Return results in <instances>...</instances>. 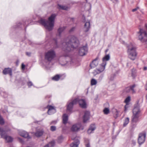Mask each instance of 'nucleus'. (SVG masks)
Wrapping results in <instances>:
<instances>
[{"instance_id":"obj_1","label":"nucleus","mask_w":147,"mask_h":147,"mask_svg":"<svg viewBox=\"0 0 147 147\" xmlns=\"http://www.w3.org/2000/svg\"><path fill=\"white\" fill-rule=\"evenodd\" d=\"M79 44V42L77 38L74 36H71L70 39L62 43V50L66 53H68L76 49Z\"/></svg>"},{"instance_id":"obj_2","label":"nucleus","mask_w":147,"mask_h":147,"mask_svg":"<svg viewBox=\"0 0 147 147\" xmlns=\"http://www.w3.org/2000/svg\"><path fill=\"white\" fill-rule=\"evenodd\" d=\"M57 15L56 13H53L49 17L48 20L46 21L41 18L38 21V22L43 26L48 31L52 30L54 26L55 20Z\"/></svg>"},{"instance_id":"obj_3","label":"nucleus","mask_w":147,"mask_h":147,"mask_svg":"<svg viewBox=\"0 0 147 147\" xmlns=\"http://www.w3.org/2000/svg\"><path fill=\"white\" fill-rule=\"evenodd\" d=\"M138 33L139 34V39L147 47V33L146 31L140 28Z\"/></svg>"},{"instance_id":"obj_4","label":"nucleus","mask_w":147,"mask_h":147,"mask_svg":"<svg viewBox=\"0 0 147 147\" xmlns=\"http://www.w3.org/2000/svg\"><path fill=\"white\" fill-rule=\"evenodd\" d=\"M127 47L129 58L132 61L134 60L137 55L136 48L131 44L127 46Z\"/></svg>"},{"instance_id":"obj_5","label":"nucleus","mask_w":147,"mask_h":147,"mask_svg":"<svg viewBox=\"0 0 147 147\" xmlns=\"http://www.w3.org/2000/svg\"><path fill=\"white\" fill-rule=\"evenodd\" d=\"M110 59V56L109 54L106 55L102 59L103 63L101 64V67L99 69H96L95 70L96 74H99L104 70L106 64V61H108Z\"/></svg>"},{"instance_id":"obj_6","label":"nucleus","mask_w":147,"mask_h":147,"mask_svg":"<svg viewBox=\"0 0 147 147\" xmlns=\"http://www.w3.org/2000/svg\"><path fill=\"white\" fill-rule=\"evenodd\" d=\"M55 56V53L52 50L48 51L45 54V60L50 62Z\"/></svg>"},{"instance_id":"obj_7","label":"nucleus","mask_w":147,"mask_h":147,"mask_svg":"<svg viewBox=\"0 0 147 147\" xmlns=\"http://www.w3.org/2000/svg\"><path fill=\"white\" fill-rule=\"evenodd\" d=\"M146 136V133L144 131H143L139 134L138 142L140 146L141 145L143 144L145 142Z\"/></svg>"},{"instance_id":"obj_8","label":"nucleus","mask_w":147,"mask_h":147,"mask_svg":"<svg viewBox=\"0 0 147 147\" xmlns=\"http://www.w3.org/2000/svg\"><path fill=\"white\" fill-rule=\"evenodd\" d=\"M78 99H75L71 102L68 103L67 105V112L68 113V112L70 113L72 112L73 107L74 105L76 104L77 102Z\"/></svg>"},{"instance_id":"obj_9","label":"nucleus","mask_w":147,"mask_h":147,"mask_svg":"<svg viewBox=\"0 0 147 147\" xmlns=\"http://www.w3.org/2000/svg\"><path fill=\"white\" fill-rule=\"evenodd\" d=\"M29 21L28 20V21H23L22 22V23L19 22L18 23H17L16 24V25L15 26L14 28H22L23 27H24L26 25V26H25V31H26V27L28 26L29 24Z\"/></svg>"},{"instance_id":"obj_10","label":"nucleus","mask_w":147,"mask_h":147,"mask_svg":"<svg viewBox=\"0 0 147 147\" xmlns=\"http://www.w3.org/2000/svg\"><path fill=\"white\" fill-rule=\"evenodd\" d=\"M6 134L5 131L2 128L0 127V135L1 137L5 136V140H7L8 142H11L13 140L12 138L10 136H5Z\"/></svg>"},{"instance_id":"obj_11","label":"nucleus","mask_w":147,"mask_h":147,"mask_svg":"<svg viewBox=\"0 0 147 147\" xmlns=\"http://www.w3.org/2000/svg\"><path fill=\"white\" fill-rule=\"evenodd\" d=\"M88 51V48L86 46L80 47L79 54L81 56H83L86 55Z\"/></svg>"},{"instance_id":"obj_12","label":"nucleus","mask_w":147,"mask_h":147,"mask_svg":"<svg viewBox=\"0 0 147 147\" xmlns=\"http://www.w3.org/2000/svg\"><path fill=\"white\" fill-rule=\"evenodd\" d=\"M139 101H136V103L135 104L134 106V108L133 110V113H137L140 114L141 112L140 110V104L139 103Z\"/></svg>"},{"instance_id":"obj_13","label":"nucleus","mask_w":147,"mask_h":147,"mask_svg":"<svg viewBox=\"0 0 147 147\" xmlns=\"http://www.w3.org/2000/svg\"><path fill=\"white\" fill-rule=\"evenodd\" d=\"M139 114L137 113H133V115L131 117V121L136 123L139 122L140 121Z\"/></svg>"},{"instance_id":"obj_14","label":"nucleus","mask_w":147,"mask_h":147,"mask_svg":"<svg viewBox=\"0 0 147 147\" xmlns=\"http://www.w3.org/2000/svg\"><path fill=\"white\" fill-rule=\"evenodd\" d=\"M78 99L77 102H78L80 106L82 108H86V104L84 100L79 99L78 98H76Z\"/></svg>"},{"instance_id":"obj_15","label":"nucleus","mask_w":147,"mask_h":147,"mask_svg":"<svg viewBox=\"0 0 147 147\" xmlns=\"http://www.w3.org/2000/svg\"><path fill=\"white\" fill-rule=\"evenodd\" d=\"M3 73L5 75L9 74L10 76H12V70L10 68H5L3 71Z\"/></svg>"},{"instance_id":"obj_16","label":"nucleus","mask_w":147,"mask_h":147,"mask_svg":"<svg viewBox=\"0 0 147 147\" xmlns=\"http://www.w3.org/2000/svg\"><path fill=\"white\" fill-rule=\"evenodd\" d=\"M90 112L88 111H86L84 113L83 117V121L84 123H86L89 118Z\"/></svg>"},{"instance_id":"obj_17","label":"nucleus","mask_w":147,"mask_h":147,"mask_svg":"<svg viewBox=\"0 0 147 147\" xmlns=\"http://www.w3.org/2000/svg\"><path fill=\"white\" fill-rule=\"evenodd\" d=\"M19 134L21 136L27 138L28 139L31 138V137L29 136L28 134L25 131H22L20 132Z\"/></svg>"},{"instance_id":"obj_18","label":"nucleus","mask_w":147,"mask_h":147,"mask_svg":"<svg viewBox=\"0 0 147 147\" xmlns=\"http://www.w3.org/2000/svg\"><path fill=\"white\" fill-rule=\"evenodd\" d=\"M98 59V57H96L94 59L90 64V66L91 68L94 67H96L98 65V63L97 60Z\"/></svg>"},{"instance_id":"obj_19","label":"nucleus","mask_w":147,"mask_h":147,"mask_svg":"<svg viewBox=\"0 0 147 147\" xmlns=\"http://www.w3.org/2000/svg\"><path fill=\"white\" fill-rule=\"evenodd\" d=\"M90 28V21L86 22L84 26V31L85 32H88Z\"/></svg>"},{"instance_id":"obj_20","label":"nucleus","mask_w":147,"mask_h":147,"mask_svg":"<svg viewBox=\"0 0 147 147\" xmlns=\"http://www.w3.org/2000/svg\"><path fill=\"white\" fill-rule=\"evenodd\" d=\"M65 28L66 27L64 26L59 27L57 30V36L60 37L61 36V33L63 32Z\"/></svg>"},{"instance_id":"obj_21","label":"nucleus","mask_w":147,"mask_h":147,"mask_svg":"<svg viewBox=\"0 0 147 147\" xmlns=\"http://www.w3.org/2000/svg\"><path fill=\"white\" fill-rule=\"evenodd\" d=\"M80 129V127L78 124H75L73 125L71 128V130L73 132L77 131Z\"/></svg>"},{"instance_id":"obj_22","label":"nucleus","mask_w":147,"mask_h":147,"mask_svg":"<svg viewBox=\"0 0 147 147\" xmlns=\"http://www.w3.org/2000/svg\"><path fill=\"white\" fill-rule=\"evenodd\" d=\"M96 129L95 125L94 124H91L87 131V132L88 134H90L92 133Z\"/></svg>"},{"instance_id":"obj_23","label":"nucleus","mask_w":147,"mask_h":147,"mask_svg":"<svg viewBox=\"0 0 147 147\" xmlns=\"http://www.w3.org/2000/svg\"><path fill=\"white\" fill-rule=\"evenodd\" d=\"M68 120V116L66 113L64 114L63 116V123L64 124H66Z\"/></svg>"},{"instance_id":"obj_24","label":"nucleus","mask_w":147,"mask_h":147,"mask_svg":"<svg viewBox=\"0 0 147 147\" xmlns=\"http://www.w3.org/2000/svg\"><path fill=\"white\" fill-rule=\"evenodd\" d=\"M47 107L48 109V112L50 113L51 111H53V113H56V110L54 108V107L51 105H48Z\"/></svg>"},{"instance_id":"obj_25","label":"nucleus","mask_w":147,"mask_h":147,"mask_svg":"<svg viewBox=\"0 0 147 147\" xmlns=\"http://www.w3.org/2000/svg\"><path fill=\"white\" fill-rule=\"evenodd\" d=\"M43 133L42 131H37L35 134V135L37 137H39L42 136Z\"/></svg>"},{"instance_id":"obj_26","label":"nucleus","mask_w":147,"mask_h":147,"mask_svg":"<svg viewBox=\"0 0 147 147\" xmlns=\"http://www.w3.org/2000/svg\"><path fill=\"white\" fill-rule=\"evenodd\" d=\"M137 123L135 122H132L131 121V127L132 130H134L137 126Z\"/></svg>"},{"instance_id":"obj_27","label":"nucleus","mask_w":147,"mask_h":147,"mask_svg":"<svg viewBox=\"0 0 147 147\" xmlns=\"http://www.w3.org/2000/svg\"><path fill=\"white\" fill-rule=\"evenodd\" d=\"M84 143L86 147H90V141L88 139L86 138H84Z\"/></svg>"},{"instance_id":"obj_28","label":"nucleus","mask_w":147,"mask_h":147,"mask_svg":"<svg viewBox=\"0 0 147 147\" xmlns=\"http://www.w3.org/2000/svg\"><path fill=\"white\" fill-rule=\"evenodd\" d=\"M58 6L59 7V9H62L63 10H67L68 9V7L66 6L61 5L60 4H58Z\"/></svg>"},{"instance_id":"obj_29","label":"nucleus","mask_w":147,"mask_h":147,"mask_svg":"<svg viewBox=\"0 0 147 147\" xmlns=\"http://www.w3.org/2000/svg\"><path fill=\"white\" fill-rule=\"evenodd\" d=\"M55 144V142L54 141H52L50 142L49 144H47L44 146V147H53Z\"/></svg>"},{"instance_id":"obj_30","label":"nucleus","mask_w":147,"mask_h":147,"mask_svg":"<svg viewBox=\"0 0 147 147\" xmlns=\"http://www.w3.org/2000/svg\"><path fill=\"white\" fill-rule=\"evenodd\" d=\"M129 118L128 117L125 118L123 124V127H126L129 122Z\"/></svg>"},{"instance_id":"obj_31","label":"nucleus","mask_w":147,"mask_h":147,"mask_svg":"<svg viewBox=\"0 0 147 147\" xmlns=\"http://www.w3.org/2000/svg\"><path fill=\"white\" fill-rule=\"evenodd\" d=\"M60 77V76L59 75L57 74L53 77L52 79L55 81H58L59 80Z\"/></svg>"},{"instance_id":"obj_32","label":"nucleus","mask_w":147,"mask_h":147,"mask_svg":"<svg viewBox=\"0 0 147 147\" xmlns=\"http://www.w3.org/2000/svg\"><path fill=\"white\" fill-rule=\"evenodd\" d=\"M63 138L62 136L61 135L58 138L57 142L59 143H61L63 140Z\"/></svg>"},{"instance_id":"obj_33","label":"nucleus","mask_w":147,"mask_h":147,"mask_svg":"<svg viewBox=\"0 0 147 147\" xmlns=\"http://www.w3.org/2000/svg\"><path fill=\"white\" fill-rule=\"evenodd\" d=\"M136 85L135 84H134L132 86H129V89L131 91H132V93H135L136 92L134 89V88L135 87Z\"/></svg>"},{"instance_id":"obj_34","label":"nucleus","mask_w":147,"mask_h":147,"mask_svg":"<svg viewBox=\"0 0 147 147\" xmlns=\"http://www.w3.org/2000/svg\"><path fill=\"white\" fill-rule=\"evenodd\" d=\"M115 76L116 74H112L109 77V79L110 80L113 81L114 80Z\"/></svg>"},{"instance_id":"obj_35","label":"nucleus","mask_w":147,"mask_h":147,"mask_svg":"<svg viewBox=\"0 0 147 147\" xmlns=\"http://www.w3.org/2000/svg\"><path fill=\"white\" fill-rule=\"evenodd\" d=\"M103 111L104 114L106 115L108 114L109 112V109L107 108H105Z\"/></svg>"},{"instance_id":"obj_36","label":"nucleus","mask_w":147,"mask_h":147,"mask_svg":"<svg viewBox=\"0 0 147 147\" xmlns=\"http://www.w3.org/2000/svg\"><path fill=\"white\" fill-rule=\"evenodd\" d=\"M97 83L96 80L94 79H92L91 81V84L92 85H94L96 84Z\"/></svg>"},{"instance_id":"obj_37","label":"nucleus","mask_w":147,"mask_h":147,"mask_svg":"<svg viewBox=\"0 0 147 147\" xmlns=\"http://www.w3.org/2000/svg\"><path fill=\"white\" fill-rule=\"evenodd\" d=\"M80 142L79 140L78 139L76 138L75 139L74 142L73 143L78 145L80 144Z\"/></svg>"},{"instance_id":"obj_38","label":"nucleus","mask_w":147,"mask_h":147,"mask_svg":"<svg viewBox=\"0 0 147 147\" xmlns=\"http://www.w3.org/2000/svg\"><path fill=\"white\" fill-rule=\"evenodd\" d=\"M4 123L5 122L3 119L0 115V124L3 125L4 124Z\"/></svg>"},{"instance_id":"obj_39","label":"nucleus","mask_w":147,"mask_h":147,"mask_svg":"<svg viewBox=\"0 0 147 147\" xmlns=\"http://www.w3.org/2000/svg\"><path fill=\"white\" fill-rule=\"evenodd\" d=\"M130 100V97L129 96H128L125 99V102L126 104H128Z\"/></svg>"},{"instance_id":"obj_40","label":"nucleus","mask_w":147,"mask_h":147,"mask_svg":"<svg viewBox=\"0 0 147 147\" xmlns=\"http://www.w3.org/2000/svg\"><path fill=\"white\" fill-rule=\"evenodd\" d=\"M76 28L75 27H72L69 30V32L70 33H72V32H74L75 31V30L76 29Z\"/></svg>"},{"instance_id":"obj_41","label":"nucleus","mask_w":147,"mask_h":147,"mask_svg":"<svg viewBox=\"0 0 147 147\" xmlns=\"http://www.w3.org/2000/svg\"><path fill=\"white\" fill-rule=\"evenodd\" d=\"M50 130L52 131H54L56 130V127L54 126H52L51 127Z\"/></svg>"},{"instance_id":"obj_42","label":"nucleus","mask_w":147,"mask_h":147,"mask_svg":"<svg viewBox=\"0 0 147 147\" xmlns=\"http://www.w3.org/2000/svg\"><path fill=\"white\" fill-rule=\"evenodd\" d=\"M27 84L29 88L31 86L33 85V84L31 81H29L27 82Z\"/></svg>"},{"instance_id":"obj_43","label":"nucleus","mask_w":147,"mask_h":147,"mask_svg":"<svg viewBox=\"0 0 147 147\" xmlns=\"http://www.w3.org/2000/svg\"><path fill=\"white\" fill-rule=\"evenodd\" d=\"M129 107V104H126V105H125L124 107V111H126L127 110V109Z\"/></svg>"},{"instance_id":"obj_44","label":"nucleus","mask_w":147,"mask_h":147,"mask_svg":"<svg viewBox=\"0 0 147 147\" xmlns=\"http://www.w3.org/2000/svg\"><path fill=\"white\" fill-rule=\"evenodd\" d=\"M78 146L73 143H71L70 145L71 147H78Z\"/></svg>"},{"instance_id":"obj_45","label":"nucleus","mask_w":147,"mask_h":147,"mask_svg":"<svg viewBox=\"0 0 147 147\" xmlns=\"http://www.w3.org/2000/svg\"><path fill=\"white\" fill-rule=\"evenodd\" d=\"M131 76L134 78L136 76V72L135 71H132Z\"/></svg>"},{"instance_id":"obj_46","label":"nucleus","mask_w":147,"mask_h":147,"mask_svg":"<svg viewBox=\"0 0 147 147\" xmlns=\"http://www.w3.org/2000/svg\"><path fill=\"white\" fill-rule=\"evenodd\" d=\"M103 77V75H100L98 79V80L99 81H101L102 80V79Z\"/></svg>"},{"instance_id":"obj_47","label":"nucleus","mask_w":147,"mask_h":147,"mask_svg":"<svg viewBox=\"0 0 147 147\" xmlns=\"http://www.w3.org/2000/svg\"><path fill=\"white\" fill-rule=\"evenodd\" d=\"M25 65L23 63H22V67H21L22 69L23 70H24L25 69Z\"/></svg>"},{"instance_id":"obj_48","label":"nucleus","mask_w":147,"mask_h":147,"mask_svg":"<svg viewBox=\"0 0 147 147\" xmlns=\"http://www.w3.org/2000/svg\"><path fill=\"white\" fill-rule=\"evenodd\" d=\"M53 111H50V113H49L48 112V111H47V113H48V114L49 115H52V114H54V113H53Z\"/></svg>"},{"instance_id":"obj_49","label":"nucleus","mask_w":147,"mask_h":147,"mask_svg":"<svg viewBox=\"0 0 147 147\" xmlns=\"http://www.w3.org/2000/svg\"><path fill=\"white\" fill-rule=\"evenodd\" d=\"M18 138L20 142L21 143L24 142V141L22 138L19 137H18Z\"/></svg>"},{"instance_id":"obj_50","label":"nucleus","mask_w":147,"mask_h":147,"mask_svg":"<svg viewBox=\"0 0 147 147\" xmlns=\"http://www.w3.org/2000/svg\"><path fill=\"white\" fill-rule=\"evenodd\" d=\"M131 91L129 89V88H127L125 90V91L127 92H129Z\"/></svg>"},{"instance_id":"obj_51","label":"nucleus","mask_w":147,"mask_h":147,"mask_svg":"<svg viewBox=\"0 0 147 147\" xmlns=\"http://www.w3.org/2000/svg\"><path fill=\"white\" fill-rule=\"evenodd\" d=\"M57 123V121H52L50 124H55Z\"/></svg>"},{"instance_id":"obj_52","label":"nucleus","mask_w":147,"mask_h":147,"mask_svg":"<svg viewBox=\"0 0 147 147\" xmlns=\"http://www.w3.org/2000/svg\"><path fill=\"white\" fill-rule=\"evenodd\" d=\"M118 111L117 110H116V112L115 113V114L116 115V117H118Z\"/></svg>"},{"instance_id":"obj_53","label":"nucleus","mask_w":147,"mask_h":147,"mask_svg":"<svg viewBox=\"0 0 147 147\" xmlns=\"http://www.w3.org/2000/svg\"><path fill=\"white\" fill-rule=\"evenodd\" d=\"M132 144H133L134 146L136 144V142L134 140H132Z\"/></svg>"},{"instance_id":"obj_54","label":"nucleus","mask_w":147,"mask_h":147,"mask_svg":"<svg viewBox=\"0 0 147 147\" xmlns=\"http://www.w3.org/2000/svg\"><path fill=\"white\" fill-rule=\"evenodd\" d=\"M118 2V0H114L113 1V2L115 3H117Z\"/></svg>"},{"instance_id":"obj_55","label":"nucleus","mask_w":147,"mask_h":147,"mask_svg":"<svg viewBox=\"0 0 147 147\" xmlns=\"http://www.w3.org/2000/svg\"><path fill=\"white\" fill-rule=\"evenodd\" d=\"M137 10V8H136L132 9V11L133 12H134Z\"/></svg>"},{"instance_id":"obj_56","label":"nucleus","mask_w":147,"mask_h":147,"mask_svg":"<svg viewBox=\"0 0 147 147\" xmlns=\"http://www.w3.org/2000/svg\"><path fill=\"white\" fill-rule=\"evenodd\" d=\"M147 69V67H144L143 70H146Z\"/></svg>"},{"instance_id":"obj_57","label":"nucleus","mask_w":147,"mask_h":147,"mask_svg":"<svg viewBox=\"0 0 147 147\" xmlns=\"http://www.w3.org/2000/svg\"><path fill=\"white\" fill-rule=\"evenodd\" d=\"M116 136H115V137H114V136H113L112 137V139H113V140H115L116 138Z\"/></svg>"},{"instance_id":"obj_58","label":"nucleus","mask_w":147,"mask_h":147,"mask_svg":"<svg viewBox=\"0 0 147 147\" xmlns=\"http://www.w3.org/2000/svg\"><path fill=\"white\" fill-rule=\"evenodd\" d=\"M109 50V49H107L105 51V53H107V52Z\"/></svg>"},{"instance_id":"obj_59","label":"nucleus","mask_w":147,"mask_h":147,"mask_svg":"<svg viewBox=\"0 0 147 147\" xmlns=\"http://www.w3.org/2000/svg\"><path fill=\"white\" fill-rule=\"evenodd\" d=\"M85 17H84V19L83 20V22H85Z\"/></svg>"},{"instance_id":"obj_60","label":"nucleus","mask_w":147,"mask_h":147,"mask_svg":"<svg viewBox=\"0 0 147 147\" xmlns=\"http://www.w3.org/2000/svg\"><path fill=\"white\" fill-rule=\"evenodd\" d=\"M145 27L146 28V29H147V24H145Z\"/></svg>"},{"instance_id":"obj_61","label":"nucleus","mask_w":147,"mask_h":147,"mask_svg":"<svg viewBox=\"0 0 147 147\" xmlns=\"http://www.w3.org/2000/svg\"><path fill=\"white\" fill-rule=\"evenodd\" d=\"M26 54H27V55H28L29 54H30V53H28V52L26 53Z\"/></svg>"},{"instance_id":"obj_62","label":"nucleus","mask_w":147,"mask_h":147,"mask_svg":"<svg viewBox=\"0 0 147 147\" xmlns=\"http://www.w3.org/2000/svg\"><path fill=\"white\" fill-rule=\"evenodd\" d=\"M74 18H71V19L74 20Z\"/></svg>"},{"instance_id":"obj_63","label":"nucleus","mask_w":147,"mask_h":147,"mask_svg":"<svg viewBox=\"0 0 147 147\" xmlns=\"http://www.w3.org/2000/svg\"><path fill=\"white\" fill-rule=\"evenodd\" d=\"M111 1L113 2V1H114V0H111Z\"/></svg>"},{"instance_id":"obj_64","label":"nucleus","mask_w":147,"mask_h":147,"mask_svg":"<svg viewBox=\"0 0 147 147\" xmlns=\"http://www.w3.org/2000/svg\"><path fill=\"white\" fill-rule=\"evenodd\" d=\"M24 84H22V85H23Z\"/></svg>"}]
</instances>
